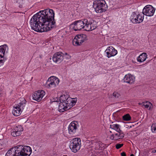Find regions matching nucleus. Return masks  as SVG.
<instances>
[{"label": "nucleus", "mask_w": 156, "mask_h": 156, "mask_svg": "<svg viewBox=\"0 0 156 156\" xmlns=\"http://www.w3.org/2000/svg\"><path fill=\"white\" fill-rule=\"evenodd\" d=\"M65 55L67 56L66 57L68 59H69V58H70V56H69L67 53H65Z\"/></svg>", "instance_id": "38"}, {"label": "nucleus", "mask_w": 156, "mask_h": 156, "mask_svg": "<svg viewBox=\"0 0 156 156\" xmlns=\"http://www.w3.org/2000/svg\"><path fill=\"white\" fill-rule=\"evenodd\" d=\"M91 20H87V22H86L85 23L84 30L87 31H90L91 30V25H90Z\"/></svg>", "instance_id": "21"}, {"label": "nucleus", "mask_w": 156, "mask_h": 156, "mask_svg": "<svg viewBox=\"0 0 156 156\" xmlns=\"http://www.w3.org/2000/svg\"><path fill=\"white\" fill-rule=\"evenodd\" d=\"M23 130V127L20 126L16 127L12 129L11 132L12 135L14 137H16L20 135L21 134V132Z\"/></svg>", "instance_id": "13"}, {"label": "nucleus", "mask_w": 156, "mask_h": 156, "mask_svg": "<svg viewBox=\"0 0 156 156\" xmlns=\"http://www.w3.org/2000/svg\"><path fill=\"white\" fill-rule=\"evenodd\" d=\"M120 126L118 124H113L110 126V128L115 130L117 132H119L121 131L120 128Z\"/></svg>", "instance_id": "23"}, {"label": "nucleus", "mask_w": 156, "mask_h": 156, "mask_svg": "<svg viewBox=\"0 0 156 156\" xmlns=\"http://www.w3.org/2000/svg\"><path fill=\"white\" fill-rule=\"evenodd\" d=\"M56 80H49L48 79V81L47 82V87L48 88H50L51 87H54L56 86L55 82Z\"/></svg>", "instance_id": "20"}, {"label": "nucleus", "mask_w": 156, "mask_h": 156, "mask_svg": "<svg viewBox=\"0 0 156 156\" xmlns=\"http://www.w3.org/2000/svg\"><path fill=\"white\" fill-rule=\"evenodd\" d=\"M86 22H87V19H83V20H77L71 24V26L75 31L80 30L82 28L84 29V25Z\"/></svg>", "instance_id": "5"}, {"label": "nucleus", "mask_w": 156, "mask_h": 156, "mask_svg": "<svg viewBox=\"0 0 156 156\" xmlns=\"http://www.w3.org/2000/svg\"><path fill=\"white\" fill-rule=\"evenodd\" d=\"M70 99L71 98H69L68 97L64 102L65 106L67 108H69L68 109H69L71 108V101Z\"/></svg>", "instance_id": "22"}, {"label": "nucleus", "mask_w": 156, "mask_h": 156, "mask_svg": "<svg viewBox=\"0 0 156 156\" xmlns=\"http://www.w3.org/2000/svg\"><path fill=\"white\" fill-rule=\"evenodd\" d=\"M145 102V104H143V106H144L146 108H148L149 107V105L151 104L150 102L147 101Z\"/></svg>", "instance_id": "35"}, {"label": "nucleus", "mask_w": 156, "mask_h": 156, "mask_svg": "<svg viewBox=\"0 0 156 156\" xmlns=\"http://www.w3.org/2000/svg\"><path fill=\"white\" fill-rule=\"evenodd\" d=\"M7 47L6 45L0 46V66L2 65L4 62V56L6 48Z\"/></svg>", "instance_id": "11"}, {"label": "nucleus", "mask_w": 156, "mask_h": 156, "mask_svg": "<svg viewBox=\"0 0 156 156\" xmlns=\"http://www.w3.org/2000/svg\"><path fill=\"white\" fill-rule=\"evenodd\" d=\"M151 129L153 132L156 133V123H153L151 126Z\"/></svg>", "instance_id": "33"}, {"label": "nucleus", "mask_w": 156, "mask_h": 156, "mask_svg": "<svg viewBox=\"0 0 156 156\" xmlns=\"http://www.w3.org/2000/svg\"><path fill=\"white\" fill-rule=\"evenodd\" d=\"M16 149L17 151H19V156H29L32 152L31 147L27 146L23 147L22 145L17 146Z\"/></svg>", "instance_id": "3"}, {"label": "nucleus", "mask_w": 156, "mask_h": 156, "mask_svg": "<svg viewBox=\"0 0 156 156\" xmlns=\"http://www.w3.org/2000/svg\"><path fill=\"white\" fill-rule=\"evenodd\" d=\"M80 141V139L79 138H74L71 141L69 147L73 152H76L80 150L81 147Z\"/></svg>", "instance_id": "4"}, {"label": "nucleus", "mask_w": 156, "mask_h": 156, "mask_svg": "<svg viewBox=\"0 0 156 156\" xmlns=\"http://www.w3.org/2000/svg\"><path fill=\"white\" fill-rule=\"evenodd\" d=\"M108 58L113 56L117 53V51L113 47L110 46L105 51Z\"/></svg>", "instance_id": "10"}, {"label": "nucleus", "mask_w": 156, "mask_h": 156, "mask_svg": "<svg viewBox=\"0 0 156 156\" xmlns=\"http://www.w3.org/2000/svg\"><path fill=\"white\" fill-rule=\"evenodd\" d=\"M19 152H20L17 151V150L16 147H14L11 148L7 151L5 156H19Z\"/></svg>", "instance_id": "14"}, {"label": "nucleus", "mask_w": 156, "mask_h": 156, "mask_svg": "<svg viewBox=\"0 0 156 156\" xmlns=\"http://www.w3.org/2000/svg\"><path fill=\"white\" fill-rule=\"evenodd\" d=\"M74 99V100H72V98H71V107H73V106L74 105L76 104V101H77V98H74L72 99Z\"/></svg>", "instance_id": "32"}, {"label": "nucleus", "mask_w": 156, "mask_h": 156, "mask_svg": "<svg viewBox=\"0 0 156 156\" xmlns=\"http://www.w3.org/2000/svg\"><path fill=\"white\" fill-rule=\"evenodd\" d=\"M63 156H67V155H63Z\"/></svg>", "instance_id": "45"}, {"label": "nucleus", "mask_w": 156, "mask_h": 156, "mask_svg": "<svg viewBox=\"0 0 156 156\" xmlns=\"http://www.w3.org/2000/svg\"><path fill=\"white\" fill-rule=\"evenodd\" d=\"M123 80L125 82L131 84L134 82L135 78L130 74H128L125 76Z\"/></svg>", "instance_id": "15"}, {"label": "nucleus", "mask_w": 156, "mask_h": 156, "mask_svg": "<svg viewBox=\"0 0 156 156\" xmlns=\"http://www.w3.org/2000/svg\"><path fill=\"white\" fill-rule=\"evenodd\" d=\"M87 40L86 35L83 34L77 35L73 41V44L75 46L80 45L85 41Z\"/></svg>", "instance_id": "6"}, {"label": "nucleus", "mask_w": 156, "mask_h": 156, "mask_svg": "<svg viewBox=\"0 0 156 156\" xmlns=\"http://www.w3.org/2000/svg\"><path fill=\"white\" fill-rule=\"evenodd\" d=\"M68 96L67 95H61L60 97L59 100L60 101V103H63L65 102L66 99L68 98Z\"/></svg>", "instance_id": "25"}, {"label": "nucleus", "mask_w": 156, "mask_h": 156, "mask_svg": "<svg viewBox=\"0 0 156 156\" xmlns=\"http://www.w3.org/2000/svg\"><path fill=\"white\" fill-rule=\"evenodd\" d=\"M123 120L126 121H129L131 119V117L129 114H126L122 116Z\"/></svg>", "instance_id": "28"}, {"label": "nucleus", "mask_w": 156, "mask_h": 156, "mask_svg": "<svg viewBox=\"0 0 156 156\" xmlns=\"http://www.w3.org/2000/svg\"><path fill=\"white\" fill-rule=\"evenodd\" d=\"M67 108L65 106V104H63L62 103H60L59 105V110L60 112H63L66 110Z\"/></svg>", "instance_id": "24"}, {"label": "nucleus", "mask_w": 156, "mask_h": 156, "mask_svg": "<svg viewBox=\"0 0 156 156\" xmlns=\"http://www.w3.org/2000/svg\"><path fill=\"white\" fill-rule=\"evenodd\" d=\"M22 112L20 108H19L16 105V107H14V109L12 111V113L14 116H17L21 114Z\"/></svg>", "instance_id": "16"}, {"label": "nucleus", "mask_w": 156, "mask_h": 156, "mask_svg": "<svg viewBox=\"0 0 156 156\" xmlns=\"http://www.w3.org/2000/svg\"><path fill=\"white\" fill-rule=\"evenodd\" d=\"M119 134V139H122L124 137V134L123 132L121 130V131L118 132Z\"/></svg>", "instance_id": "34"}, {"label": "nucleus", "mask_w": 156, "mask_h": 156, "mask_svg": "<svg viewBox=\"0 0 156 156\" xmlns=\"http://www.w3.org/2000/svg\"><path fill=\"white\" fill-rule=\"evenodd\" d=\"M55 13L49 9L40 11L31 18L30 24L32 29L37 32L48 31L56 27Z\"/></svg>", "instance_id": "1"}, {"label": "nucleus", "mask_w": 156, "mask_h": 156, "mask_svg": "<svg viewBox=\"0 0 156 156\" xmlns=\"http://www.w3.org/2000/svg\"><path fill=\"white\" fill-rule=\"evenodd\" d=\"M130 156H134V155L133 154H132L130 155Z\"/></svg>", "instance_id": "42"}, {"label": "nucleus", "mask_w": 156, "mask_h": 156, "mask_svg": "<svg viewBox=\"0 0 156 156\" xmlns=\"http://www.w3.org/2000/svg\"><path fill=\"white\" fill-rule=\"evenodd\" d=\"M110 139L112 140H116L119 139V134L116 133L114 135L112 134L110 137Z\"/></svg>", "instance_id": "26"}, {"label": "nucleus", "mask_w": 156, "mask_h": 156, "mask_svg": "<svg viewBox=\"0 0 156 156\" xmlns=\"http://www.w3.org/2000/svg\"><path fill=\"white\" fill-rule=\"evenodd\" d=\"M62 54V53L60 52L55 53L52 57L53 61L56 63H59L61 62L62 61L63 58Z\"/></svg>", "instance_id": "12"}, {"label": "nucleus", "mask_w": 156, "mask_h": 156, "mask_svg": "<svg viewBox=\"0 0 156 156\" xmlns=\"http://www.w3.org/2000/svg\"><path fill=\"white\" fill-rule=\"evenodd\" d=\"M77 122L76 121H73L70 123L68 128L69 134H75L76 133L77 129Z\"/></svg>", "instance_id": "9"}, {"label": "nucleus", "mask_w": 156, "mask_h": 156, "mask_svg": "<svg viewBox=\"0 0 156 156\" xmlns=\"http://www.w3.org/2000/svg\"><path fill=\"white\" fill-rule=\"evenodd\" d=\"M152 152L154 153H155L156 152V150H154L152 151Z\"/></svg>", "instance_id": "41"}, {"label": "nucleus", "mask_w": 156, "mask_h": 156, "mask_svg": "<svg viewBox=\"0 0 156 156\" xmlns=\"http://www.w3.org/2000/svg\"><path fill=\"white\" fill-rule=\"evenodd\" d=\"M113 98L115 99H118L120 98L121 95L117 92H115L113 93Z\"/></svg>", "instance_id": "31"}, {"label": "nucleus", "mask_w": 156, "mask_h": 156, "mask_svg": "<svg viewBox=\"0 0 156 156\" xmlns=\"http://www.w3.org/2000/svg\"><path fill=\"white\" fill-rule=\"evenodd\" d=\"M137 16V14L135 12H134L132 13L130 18V20L132 23H136L137 22H139L137 20L138 18L136 17Z\"/></svg>", "instance_id": "19"}, {"label": "nucleus", "mask_w": 156, "mask_h": 156, "mask_svg": "<svg viewBox=\"0 0 156 156\" xmlns=\"http://www.w3.org/2000/svg\"><path fill=\"white\" fill-rule=\"evenodd\" d=\"M145 102H142V103H139V105H142V106H143V104H145Z\"/></svg>", "instance_id": "40"}, {"label": "nucleus", "mask_w": 156, "mask_h": 156, "mask_svg": "<svg viewBox=\"0 0 156 156\" xmlns=\"http://www.w3.org/2000/svg\"><path fill=\"white\" fill-rule=\"evenodd\" d=\"M93 7L95 11L98 13L105 12L107 9V5L104 0H97L93 2Z\"/></svg>", "instance_id": "2"}, {"label": "nucleus", "mask_w": 156, "mask_h": 156, "mask_svg": "<svg viewBox=\"0 0 156 156\" xmlns=\"http://www.w3.org/2000/svg\"><path fill=\"white\" fill-rule=\"evenodd\" d=\"M147 57V54L145 53H143L140 54L137 58V59L138 62H141L145 61Z\"/></svg>", "instance_id": "17"}, {"label": "nucleus", "mask_w": 156, "mask_h": 156, "mask_svg": "<svg viewBox=\"0 0 156 156\" xmlns=\"http://www.w3.org/2000/svg\"><path fill=\"white\" fill-rule=\"evenodd\" d=\"M109 132H110V133H112V132L111 131H110Z\"/></svg>", "instance_id": "44"}, {"label": "nucleus", "mask_w": 156, "mask_h": 156, "mask_svg": "<svg viewBox=\"0 0 156 156\" xmlns=\"http://www.w3.org/2000/svg\"><path fill=\"white\" fill-rule=\"evenodd\" d=\"M20 101L21 102L19 103V104H18L17 106L19 108H20L21 110L23 111L24 109V107H25L26 101L23 98H22Z\"/></svg>", "instance_id": "18"}, {"label": "nucleus", "mask_w": 156, "mask_h": 156, "mask_svg": "<svg viewBox=\"0 0 156 156\" xmlns=\"http://www.w3.org/2000/svg\"><path fill=\"white\" fill-rule=\"evenodd\" d=\"M123 144H117L115 145V147L117 149H119L121 147H122L123 146Z\"/></svg>", "instance_id": "36"}, {"label": "nucleus", "mask_w": 156, "mask_h": 156, "mask_svg": "<svg viewBox=\"0 0 156 156\" xmlns=\"http://www.w3.org/2000/svg\"><path fill=\"white\" fill-rule=\"evenodd\" d=\"M121 156H126V154L124 152H122V153H121Z\"/></svg>", "instance_id": "39"}, {"label": "nucleus", "mask_w": 156, "mask_h": 156, "mask_svg": "<svg viewBox=\"0 0 156 156\" xmlns=\"http://www.w3.org/2000/svg\"><path fill=\"white\" fill-rule=\"evenodd\" d=\"M92 144L95 146V147L97 149H99L101 147L100 143L94 141L92 142Z\"/></svg>", "instance_id": "27"}, {"label": "nucleus", "mask_w": 156, "mask_h": 156, "mask_svg": "<svg viewBox=\"0 0 156 156\" xmlns=\"http://www.w3.org/2000/svg\"><path fill=\"white\" fill-rule=\"evenodd\" d=\"M45 93V92L43 90L36 91L33 96V99L39 102L41 100Z\"/></svg>", "instance_id": "8"}, {"label": "nucleus", "mask_w": 156, "mask_h": 156, "mask_svg": "<svg viewBox=\"0 0 156 156\" xmlns=\"http://www.w3.org/2000/svg\"><path fill=\"white\" fill-rule=\"evenodd\" d=\"M16 2L17 3H18L19 4H22L23 3V0H16Z\"/></svg>", "instance_id": "37"}, {"label": "nucleus", "mask_w": 156, "mask_h": 156, "mask_svg": "<svg viewBox=\"0 0 156 156\" xmlns=\"http://www.w3.org/2000/svg\"><path fill=\"white\" fill-rule=\"evenodd\" d=\"M56 101L58 102L57 100H56Z\"/></svg>", "instance_id": "46"}, {"label": "nucleus", "mask_w": 156, "mask_h": 156, "mask_svg": "<svg viewBox=\"0 0 156 156\" xmlns=\"http://www.w3.org/2000/svg\"><path fill=\"white\" fill-rule=\"evenodd\" d=\"M137 16L136 17L137 18V20H138V21L139 22H137V23H140L142 22L144 20V16L143 15V16H141V15H140V14H137Z\"/></svg>", "instance_id": "29"}, {"label": "nucleus", "mask_w": 156, "mask_h": 156, "mask_svg": "<svg viewBox=\"0 0 156 156\" xmlns=\"http://www.w3.org/2000/svg\"><path fill=\"white\" fill-rule=\"evenodd\" d=\"M19 7H22V5H20V6H19Z\"/></svg>", "instance_id": "43"}, {"label": "nucleus", "mask_w": 156, "mask_h": 156, "mask_svg": "<svg viewBox=\"0 0 156 156\" xmlns=\"http://www.w3.org/2000/svg\"><path fill=\"white\" fill-rule=\"evenodd\" d=\"M155 9L151 5H146L143 10V15L147 16H151L153 15Z\"/></svg>", "instance_id": "7"}, {"label": "nucleus", "mask_w": 156, "mask_h": 156, "mask_svg": "<svg viewBox=\"0 0 156 156\" xmlns=\"http://www.w3.org/2000/svg\"><path fill=\"white\" fill-rule=\"evenodd\" d=\"M95 23V22L94 20H91L90 25H91V28H90L91 30H93L96 28V26L95 25L96 24Z\"/></svg>", "instance_id": "30"}]
</instances>
